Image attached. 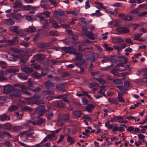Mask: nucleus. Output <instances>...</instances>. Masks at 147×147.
Here are the masks:
<instances>
[{
    "mask_svg": "<svg viewBox=\"0 0 147 147\" xmlns=\"http://www.w3.org/2000/svg\"><path fill=\"white\" fill-rule=\"evenodd\" d=\"M40 95H35L31 98H24L25 101L21 100L19 101V102L21 104L32 105L34 104L39 105L41 104L39 100Z\"/></svg>",
    "mask_w": 147,
    "mask_h": 147,
    "instance_id": "1",
    "label": "nucleus"
},
{
    "mask_svg": "<svg viewBox=\"0 0 147 147\" xmlns=\"http://www.w3.org/2000/svg\"><path fill=\"white\" fill-rule=\"evenodd\" d=\"M82 34L88 37L89 39L94 40L97 38L96 35L87 30L86 26H83L82 27Z\"/></svg>",
    "mask_w": 147,
    "mask_h": 147,
    "instance_id": "2",
    "label": "nucleus"
},
{
    "mask_svg": "<svg viewBox=\"0 0 147 147\" xmlns=\"http://www.w3.org/2000/svg\"><path fill=\"white\" fill-rule=\"evenodd\" d=\"M34 134L32 131L30 130L23 131L20 134V137L22 140L24 141L26 140V137H31Z\"/></svg>",
    "mask_w": 147,
    "mask_h": 147,
    "instance_id": "3",
    "label": "nucleus"
},
{
    "mask_svg": "<svg viewBox=\"0 0 147 147\" xmlns=\"http://www.w3.org/2000/svg\"><path fill=\"white\" fill-rule=\"evenodd\" d=\"M116 121H118L120 123H125L127 122L121 116H114L110 120V121L112 122Z\"/></svg>",
    "mask_w": 147,
    "mask_h": 147,
    "instance_id": "4",
    "label": "nucleus"
},
{
    "mask_svg": "<svg viewBox=\"0 0 147 147\" xmlns=\"http://www.w3.org/2000/svg\"><path fill=\"white\" fill-rule=\"evenodd\" d=\"M10 30L19 34L22 33V30L21 28L17 26H14L10 27L9 28Z\"/></svg>",
    "mask_w": 147,
    "mask_h": 147,
    "instance_id": "5",
    "label": "nucleus"
},
{
    "mask_svg": "<svg viewBox=\"0 0 147 147\" xmlns=\"http://www.w3.org/2000/svg\"><path fill=\"white\" fill-rule=\"evenodd\" d=\"M3 92L5 94L10 93L13 90V87L10 84L3 86Z\"/></svg>",
    "mask_w": 147,
    "mask_h": 147,
    "instance_id": "6",
    "label": "nucleus"
},
{
    "mask_svg": "<svg viewBox=\"0 0 147 147\" xmlns=\"http://www.w3.org/2000/svg\"><path fill=\"white\" fill-rule=\"evenodd\" d=\"M116 31L118 33L116 34H120L123 33H126L129 32V30L125 27H118L116 29Z\"/></svg>",
    "mask_w": 147,
    "mask_h": 147,
    "instance_id": "7",
    "label": "nucleus"
},
{
    "mask_svg": "<svg viewBox=\"0 0 147 147\" xmlns=\"http://www.w3.org/2000/svg\"><path fill=\"white\" fill-rule=\"evenodd\" d=\"M63 50L66 53L71 54H75V50L72 47H63Z\"/></svg>",
    "mask_w": 147,
    "mask_h": 147,
    "instance_id": "8",
    "label": "nucleus"
},
{
    "mask_svg": "<svg viewBox=\"0 0 147 147\" xmlns=\"http://www.w3.org/2000/svg\"><path fill=\"white\" fill-rule=\"evenodd\" d=\"M37 110L38 111V114L39 117L42 116L45 112V106L43 105L38 107Z\"/></svg>",
    "mask_w": 147,
    "mask_h": 147,
    "instance_id": "9",
    "label": "nucleus"
},
{
    "mask_svg": "<svg viewBox=\"0 0 147 147\" xmlns=\"http://www.w3.org/2000/svg\"><path fill=\"white\" fill-rule=\"evenodd\" d=\"M45 121V119L43 118H40L38 119L36 122L34 121H28V123H31L33 125H39L43 123Z\"/></svg>",
    "mask_w": 147,
    "mask_h": 147,
    "instance_id": "10",
    "label": "nucleus"
},
{
    "mask_svg": "<svg viewBox=\"0 0 147 147\" xmlns=\"http://www.w3.org/2000/svg\"><path fill=\"white\" fill-rule=\"evenodd\" d=\"M113 43H120L124 42V40L119 37H114L112 39Z\"/></svg>",
    "mask_w": 147,
    "mask_h": 147,
    "instance_id": "11",
    "label": "nucleus"
},
{
    "mask_svg": "<svg viewBox=\"0 0 147 147\" xmlns=\"http://www.w3.org/2000/svg\"><path fill=\"white\" fill-rule=\"evenodd\" d=\"M119 71H122L126 69V67L124 65L123 63H120L117 64L116 66V68Z\"/></svg>",
    "mask_w": 147,
    "mask_h": 147,
    "instance_id": "12",
    "label": "nucleus"
},
{
    "mask_svg": "<svg viewBox=\"0 0 147 147\" xmlns=\"http://www.w3.org/2000/svg\"><path fill=\"white\" fill-rule=\"evenodd\" d=\"M21 93V91L20 90L15 89L14 91V93L10 94V96L11 98L12 96L14 97H19L20 96Z\"/></svg>",
    "mask_w": 147,
    "mask_h": 147,
    "instance_id": "13",
    "label": "nucleus"
},
{
    "mask_svg": "<svg viewBox=\"0 0 147 147\" xmlns=\"http://www.w3.org/2000/svg\"><path fill=\"white\" fill-rule=\"evenodd\" d=\"M22 71L27 74H30L31 73L33 70V69L28 67H23L21 69Z\"/></svg>",
    "mask_w": 147,
    "mask_h": 147,
    "instance_id": "14",
    "label": "nucleus"
},
{
    "mask_svg": "<svg viewBox=\"0 0 147 147\" xmlns=\"http://www.w3.org/2000/svg\"><path fill=\"white\" fill-rule=\"evenodd\" d=\"M14 86L17 87L21 88L22 91H24L25 90H28L29 89L28 87L22 84L21 83H18L15 84Z\"/></svg>",
    "mask_w": 147,
    "mask_h": 147,
    "instance_id": "15",
    "label": "nucleus"
},
{
    "mask_svg": "<svg viewBox=\"0 0 147 147\" xmlns=\"http://www.w3.org/2000/svg\"><path fill=\"white\" fill-rule=\"evenodd\" d=\"M54 16L57 17L58 16H63L65 14V12L62 11L57 10L54 12Z\"/></svg>",
    "mask_w": 147,
    "mask_h": 147,
    "instance_id": "16",
    "label": "nucleus"
},
{
    "mask_svg": "<svg viewBox=\"0 0 147 147\" xmlns=\"http://www.w3.org/2000/svg\"><path fill=\"white\" fill-rule=\"evenodd\" d=\"M95 108V106L92 104H89L86 107V110L88 112H91L92 110Z\"/></svg>",
    "mask_w": 147,
    "mask_h": 147,
    "instance_id": "17",
    "label": "nucleus"
},
{
    "mask_svg": "<svg viewBox=\"0 0 147 147\" xmlns=\"http://www.w3.org/2000/svg\"><path fill=\"white\" fill-rule=\"evenodd\" d=\"M22 3L21 2V0H17L15 3L13 7L14 8H20L22 7Z\"/></svg>",
    "mask_w": 147,
    "mask_h": 147,
    "instance_id": "18",
    "label": "nucleus"
},
{
    "mask_svg": "<svg viewBox=\"0 0 147 147\" xmlns=\"http://www.w3.org/2000/svg\"><path fill=\"white\" fill-rule=\"evenodd\" d=\"M18 57V56L14 55H10L8 57L7 60L10 61H14L17 60Z\"/></svg>",
    "mask_w": 147,
    "mask_h": 147,
    "instance_id": "19",
    "label": "nucleus"
},
{
    "mask_svg": "<svg viewBox=\"0 0 147 147\" xmlns=\"http://www.w3.org/2000/svg\"><path fill=\"white\" fill-rule=\"evenodd\" d=\"M18 77L22 80H26L28 78V76H26L23 73H19L17 74Z\"/></svg>",
    "mask_w": 147,
    "mask_h": 147,
    "instance_id": "20",
    "label": "nucleus"
},
{
    "mask_svg": "<svg viewBox=\"0 0 147 147\" xmlns=\"http://www.w3.org/2000/svg\"><path fill=\"white\" fill-rule=\"evenodd\" d=\"M56 88L59 91H65L64 85L63 84L57 85L56 86Z\"/></svg>",
    "mask_w": 147,
    "mask_h": 147,
    "instance_id": "21",
    "label": "nucleus"
},
{
    "mask_svg": "<svg viewBox=\"0 0 147 147\" xmlns=\"http://www.w3.org/2000/svg\"><path fill=\"white\" fill-rule=\"evenodd\" d=\"M10 119V117L7 115L5 114L2 115L0 116V119L2 121H3L6 120H8Z\"/></svg>",
    "mask_w": 147,
    "mask_h": 147,
    "instance_id": "22",
    "label": "nucleus"
},
{
    "mask_svg": "<svg viewBox=\"0 0 147 147\" xmlns=\"http://www.w3.org/2000/svg\"><path fill=\"white\" fill-rule=\"evenodd\" d=\"M4 137H10V134L8 133L5 132H2L0 131V138H3Z\"/></svg>",
    "mask_w": 147,
    "mask_h": 147,
    "instance_id": "23",
    "label": "nucleus"
},
{
    "mask_svg": "<svg viewBox=\"0 0 147 147\" xmlns=\"http://www.w3.org/2000/svg\"><path fill=\"white\" fill-rule=\"evenodd\" d=\"M127 126L125 125L120 124L119 126L118 127L117 131L123 132L124 130V128H126Z\"/></svg>",
    "mask_w": 147,
    "mask_h": 147,
    "instance_id": "24",
    "label": "nucleus"
},
{
    "mask_svg": "<svg viewBox=\"0 0 147 147\" xmlns=\"http://www.w3.org/2000/svg\"><path fill=\"white\" fill-rule=\"evenodd\" d=\"M123 95V93H121L119 92L118 93L117 98L119 101L121 102H125V100L122 97Z\"/></svg>",
    "mask_w": 147,
    "mask_h": 147,
    "instance_id": "25",
    "label": "nucleus"
},
{
    "mask_svg": "<svg viewBox=\"0 0 147 147\" xmlns=\"http://www.w3.org/2000/svg\"><path fill=\"white\" fill-rule=\"evenodd\" d=\"M5 22L7 25H10L13 24L15 22L12 19L9 18L5 20Z\"/></svg>",
    "mask_w": 147,
    "mask_h": 147,
    "instance_id": "26",
    "label": "nucleus"
},
{
    "mask_svg": "<svg viewBox=\"0 0 147 147\" xmlns=\"http://www.w3.org/2000/svg\"><path fill=\"white\" fill-rule=\"evenodd\" d=\"M45 85L47 88H52L54 87V84L49 81H48L45 83Z\"/></svg>",
    "mask_w": 147,
    "mask_h": 147,
    "instance_id": "27",
    "label": "nucleus"
},
{
    "mask_svg": "<svg viewBox=\"0 0 147 147\" xmlns=\"http://www.w3.org/2000/svg\"><path fill=\"white\" fill-rule=\"evenodd\" d=\"M10 49L11 50L16 53H20L23 52L22 50L15 47H10Z\"/></svg>",
    "mask_w": 147,
    "mask_h": 147,
    "instance_id": "28",
    "label": "nucleus"
},
{
    "mask_svg": "<svg viewBox=\"0 0 147 147\" xmlns=\"http://www.w3.org/2000/svg\"><path fill=\"white\" fill-rule=\"evenodd\" d=\"M133 18L134 17L132 16L131 15H128L124 17L123 18V19L125 21H130L132 20Z\"/></svg>",
    "mask_w": 147,
    "mask_h": 147,
    "instance_id": "29",
    "label": "nucleus"
},
{
    "mask_svg": "<svg viewBox=\"0 0 147 147\" xmlns=\"http://www.w3.org/2000/svg\"><path fill=\"white\" fill-rule=\"evenodd\" d=\"M117 61V59L114 56H109V61L113 63L116 62Z\"/></svg>",
    "mask_w": 147,
    "mask_h": 147,
    "instance_id": "30",
    "label": "nucleus"
},
{
    "mask_svg": "<svg viewBox=\"0 0 147 147\" xmlns=\"http://www.w3.org/2000/svg\"><path fill=\"white\" fill-rule=\"evenodd\" d=\"M18 107L19 106L17 105H11L9 108V110L10 112L15 111L18 109Z\"/></svg>",
    "mask_w": 147,
    "mask_h": 147,
    "instance_id": "31",
    "label": "nucleus"
},
{
    "mask_svg": "<svg viewBox=\"0 0 147 147\" xmlns=\"http://www.w3.org/2000/svg\"><path fill=\"white\" fill-rule=\"evenodd\" d=\"M51 24L54 28L57 29L61 27L59 25L55 22L54 21L51 22Z\"/></svg>",
    "mask_w": 147,
    "mask_h": 147,
    "instance_id": "32",
    "label": "nucleus"
},
{
    "mask_svg": "<svg viewBox=\"0 0 147 147\" xmlns=\"http://www.w3.org/2000/svg\"><path fill=\"white\" fill-rule=\"evenodd\" d=\"M33 57L36 59H43L44 57V56L41 54H37L34 55Z\"/></svg>",
    "mask_w": 147,
    "mask_h": 147,
    "instance_id": "33",
    "label": "nucleus"
},
{
    "mask_svg": "<svg viewBox=\"0 0 147 147\" xmlns=\"http://www.w3.org/2000/svg\"><path fill=\"white\" fill-rule=\"evenodd\" d=\"M2 127L4 129L7 130L9 129L11 127V125L8 123H6L3 124Z\"/></svg>",
    "mask_w": 147,
    "mask_h": 147,
    "instance_id": "34",
    "label": "nucleus"
},
{
    "mask_svg": "<svg viewBox=\"0 0 147 147\" xmlns=\"http://www.w3.org/2000/svg\"><path fill=\"white\" fill-rule=\"evenodd\" d=\"M113 124H110L109 122L107 121L105 123V126L108 129H110L113 127Z\"/></svg>",
    "mask_w": 147,
    "mask_h": 147,
    "instance_id": "35",
    "label": "nucleus"
},
{
    "mask_svg": "<svg viewBox=\"0 0 147 147\" xmlns=\"http://www.w3.org/2000/svg\"><path fill=\"white\" fill-rule=\"evenodd\" d=\"M6 71L10 73H15L18 71V69H17L11 68L9 69H7Z\"/></svg>",
    "mask_w": 147,
    "mask_h": 147,
    "instance_id": "36",
    "label": "nucleus"
},
{
    "mask_svg": "<svg viewBox=\"0 0 147 147\" xmlns=\"http://www.w3.org/2000/svg\"><path fill=\"white\" fill-rule=\"evenodd\" d=\"M74 115L76 117H80L81 115V111L79 110H76L74 113Z\"/></svg>",
    "mask_w": 147,
    "mask_h": 147,
    "instance_id": "37",
    "label": "nucleus"
},
{
    "mask_svg": "<svg viewBox=\"0 0 147 147\" xmlns=\"http://www.w3.org/2000/svg\"><path fill=\"white\" fill-rule=\"evenodd\" d=\"M67 140V142L71 144H73L75 142V140L73 138L70 136L68 137Z\"/></svg>",
    "mask_w": 147,
    "mask_h": 147,
    "instance_id": "38",
    "label": "nucleus"
},
{
    "mask_svg": "<svg viewBox=\"0 0 147 147\" xmlns=\"http://www.w3.org/2000/svg\"><path fill=\"white\" fill-rule=\"evenodd\" d=\"M104 47L107 51H111L113 50V49L112 48L107 46V44L106 43H105L104 44Z\"/></svg>",
    "mask_w": 147,
    "mask_h": 147,
    "instance_id": "39",
    "label": "nucleus"
},
{
    "mask_svg": "<svg viewBox=\"0 0 147 147\" xmlns=\"http://www.w3.org/2000/svg\"><path fill=\"white\" fill-rule=\"evenodd\" d=\"M13 18L16 20H19L22 18V16L20 14H15L14 13L13 16Z\"/></svg>",
    "mask_w": 147,
    "mask_h": 147,
    "instance_id": "40",
    "label": "nucleus"
},
{
    "mask_svg": "<svg viewBox=\"0 0 147 147\" xmlns=\"http://www.w3.org/2000/svg\"><path fill=\"white\" fill-rule=\"evenodd\" d=\"M142 34V33H136L134 34V40H138V39L139 38V37L141 36Z\"/></svg>",
    "mask_w": 147,
    "mask_h": 147,
    "instance_id": "41",
    "label": "nucleus"
},
{
    "mask_svg": "<svg viewBox=\"0 0 147 147\" xmlns=\"http://www.w3.org/2000/svg\"><path fill=\"white\" fill-rule=\"evenodd\" d=\"M117 69L116 68V66L115 67L113 68L112 69L111 71V72L113 74L115 75H117V74L118 71Z\"/></svg>",
    "mask_w": 147,
    "mask_h": 147,
    "instance_id": "42",
    "label": "nucleus"
},
{
    "mask_svg": "<svg viewBox=\"0 0 147 147\" xmlns=\"http://www.w3.org/2000/svg\"><path fill=\"white\" fill-rule=\"evenodd\" d=\"M74 54L76 55V58L77 59H80L82 57V55L80 53H76L75 52V53Z\"/></svg>",
    "mask_w": 147,
    "mask_h": 147,
    "instance_id": "43",
    "label": "nucleus"
},
{
    "mask_svg": "<svg viewBox=\"0 0 147 147\" xmlns=\"http://www.w3.org/2000/svg\"><path fill=\"white\" fill-rule=\"evenodd\" d=\"M36 30V29L34 27L30 26L28 28L26 31L28 32H35Z\"/></svg>",
    "mask_w": 147,
    "mask_h": 147,
    "instance_id": "44",
    "label": "nucleus"
},
{
    "mask_svg": "<svg viewBox=\"0 0 147 147\" xmlns=\"http://www.w3.org/2000/svg\"><path fill=\"white\" fill-rule=\"evenodd\" d=\"M117 87L120 90L121 92V93H123V94L127 90V89L124 88L123 86H117Z\"/></svg>",
    "mask_w": 147,
    "mask_h": 147,
    "instance_id": "45",
    "label": "nucleus"
},
{
    "mask_svg": "<svg viewBox=\"0 0 147 147\" xmlns=\"http://www.w3.org/2000/svg\"><path fill=\"white\" fill-rule=\"evenodd\" d=\"M109 102L115 105H117L118 104L117 100L115 99H108Z\"/></svg>",
    "mask_w": 147,
    "mask_h": 147,
    "instance_id": "46",
    "label": "nucleus"
},
{
    "mask_svg": "<svg viewBox=\"0 0 147 147\" xmlns=\"http://www.w3.org/2000/svg\"><path fill=\"white\" fill-rule=\"evenodd\" d=\"M115 84L117 85H119L123 84V82L120 80H113Z\"/></svg>",
    "mask_w": 147,
    "mask_h": 147,
    "instance_id": "47",
    "label": "nucleus"
},
{
    "mask_svg": "<svg viewBox=\"0 0 147 147\" xmlns=\"http://www.w3.org/2000/svg\"><path fill=\"white\" fill-rule=\"evenodd\" d=\"M49 34L52 36H56L57 35V31L56 30H52L49 32Z\"/></svg>",
    "mask_w": 147,
    "mask_h": 147,
    "instance_id": "48",
    "label": "nucleus"
},
{
    "mask_svg": "<svg viewBox=\"0 0 147 147\" xmlns=\"http://www.w3.org/2000/svg\"><path fill=\"white\" fill-rule=\"evenodd\" d=\"M40 6L44 10L48 9L49 8V7L47 4H42Z\"/></svg>",
    "mask_w": 147,
    "mask_h": 147,
    "instance_id": "49",
    "label": "nucleus"
},
{
    "mask_svg": "<svg viewBox=\"0 0 147 147\" xmlns=\"http://www.w3.org/2000/svg\"><path fill=\"white\" fill-rule=\"evenodd\" d=\"M105 90L104 89L102 88H100V90L98 92V93L101 94L104 96H105L106 95L105 94Z\"/></svg>",
    "mask_w": 147,
    "mask_h": 147,
    "instance_id": "50",
    "label": "nucleus"
},
{
    "mask_svg": "<svg viewBox=\"0 0 147 147\" xmlns=\"http://www.w3.org/2000/svg\"><path fill=\"white\" fill-rule=\"evenodd\" d=\"M32 76L36 79H39L41 77V75L36 72L32 74Z\"/></svg>",
    "mask_w": 147,
    "mask_h": 147,
    "instance_id": "51",
    "label": "nucleus"
},
{
    "mask_svg": "<svg viewBox=\"0 0 147 147\" xmlns=\"http://www.w3.org/2000/svg\"><path fill=\"white\" fill-rule=\"evenodd\" d=\"M43 92L46 95L53 94H54V91H50L49 90L44 91Z\"/></svg>",
    "mask_w": 147,
    "mask_h": 147,
    "instance_id": "52",
    "label": "nucleus"
},
{
    "mask_svg": "<svg viewBox=\"0 0 147 147\" xmlns=\"http://www.w3.org/2000/svg\"><path fill=\"white\" fill-rule=\"evenodd\" d=\"M42 14L45 16L47 18H49L50 16L51 13L49 11H45L42 12Z\"/></svg>",
    "mask_w": 147,
    "mask_h": 147,
    "instance_id": "53",
    "label": "nucleus"
},
{
    "mask_svg": "<svg viewBox=\"0 0 147 147\" xmlns=\"http://www.w3.org/2000/svg\"><path fill=\"white\" fill-rule=\"evenodd\" d=\"M98 86L99 85L95 82L90 83L89 86V87L90 88H92L96 87H98Z\"/></svg>",
    "mask_w": 147,
    "mask_h": 147,
    "instance_id": "54",
    "label": "nucleus"
},
{
    "mask_svg": "<svg viewBox=\"0 0 147 147\" xmlns=\"http://www.w3.org/2000/svg\"><path fill=\"white\" fill-rule=\"evenodd\" d=\"M101 61L103 63L107 61H109V56H104Z\"/></svg>",
    "mask_w": 147,
    "mask_h": 147,
    "instance_id": "55",
    "label": "nucleus"
},
{
    "mask_svg": "<svg viewBox=\"0 0 147 147\" xmlns=\"http://www.w3.org/2000/svg\"><path fill=\"white\" fill-rule=\"evenodd\" d=\"M57 106L60 107H62L65 106V104H64L62 100L59 101L57 102Z\"/></svg>",
    "mask_w": 147,
    "mask_h": 147,
    "instance_id": "56",
    "label": "nucleus"
},
{
    "mask_svg": "<svg viewBox=\"0 0 147 147\" xmlns=\"http://www.w3.org/2000/svg\"><path fill=\"white\" fill-rule=\"evenodd\" d=\"M6 65L7 64L5 62L2 61H0V67L3 68H5L6 67Z\"/></svg>",
    "mask_w": 147,
    "mask_h": 147,
    "instance_id": "57",
    "label": "nucleus"
},
{
    "mask_svg": "<svg viewBox=\"0 0 147 147\" xmlns=\"http://www.w3.org/2000/svg\"><path fill=\"white\" fill-rule=\"evenodd\" d=\"M139 10L138 8H136L132 11L131 13L133 14H137L139 13Z\"/></svg>",
    "mask_w": 147,
    "mask_h": 147,
    "instance_id": "58",
    "label": "nucleus"
},
{
    "mask_svg": "<svg viewBox=\"0 0 147 147\" xmlns=\"http://www.w3.org/2000/svg\"><path fill=\"white\" fill-rule=\"evenodd\" d=\"M31 66L33 68L36 69H39L40 68V67L39 65H36L35 64H32L31 65Z\"/></svg>",
    "mask_w": 147,
    "mask_h": 147,
    "instance_id": "59",
    "label": "nucleus"
},
{
    "mask_svg": "<svg viewBox=\"0 0 147 147\" xmlns=\"http://www.w3.org/2000/svg\"><path fill=\"white\" fill-rule=\"evenodd\" d=\"M55 136L54 134H49L47 137L48 139L51 140Z\"/></svg>",
    "mask_w": 147,
    "mask_h": 147,
    "instance_id": "60",
    "label": "nucleus"
},
{
    "mask_svg": "<svg viewBox=\"0 0 147 147\" xmlns=\"http://www.w3.org/2000/svg\"><path fill=\"white\" fill-rule=\"evenodd\" d=\"M24 9L26 10H30L32 9L33 7L30 5H27L24 6Z\"/></svg>",
    "mask_w": 147,
    "mask_h": 147,
    "instance_id": "61",
    "label": "nucleus"
},
{
    "mask_svg": "<svg viewBox=\"0 0 147 147\" xmlns=\"http://www.w3.org/2000/svg\"><path fill=\"white\" fill-rule=\"evenodd\" d=\"M113 48L114 49L117 50L118 53H119L121 49L120 45L114 46Z\"/></svg>",
    "mask_w": 147,
    "mask_h": 147,
    "instance_id": "62",
    "label": "nucleus"
},
{
    "mask_svg": "<svg viewBox=\"0 0 147 147\" xmlns=\"http://www.w3.org/2000/svg\"><path fill=\"white\" fill-rule=\"evenodd\" d=\"M20 45L26 47H28L29 46L28 43L24 41L22 42L20 44Z\"/></svg>",
    "mask_w": 147,
    "mask_h": 147,
    "instance_id": "63",
    "label": "nucleus"
},
{
    "mask_svg": "<svg viewBox=\"0 0 147 147\" xmlns=\"http://www.w3.org/2000/svg\"><path fill=\"white\" fill-rule=\"evenodd\" d=\"M51 146V143L48 142L42 145L41 147H50Z\"/></svg>",
    "mask_w": 147,
    "mask_h": 147,
    "instance_id": "64",
    "label": "nucleus"
}]
</instances>
